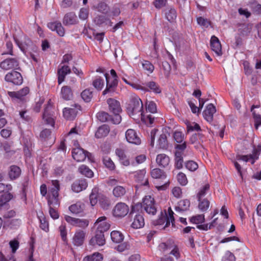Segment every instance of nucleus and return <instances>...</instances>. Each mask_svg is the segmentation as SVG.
<instances>
[{
  "label": "nucleus",
  "mask_w": 261,
  "mask_h": 261,
  "mask_svg": "<svg viewBox=\"0 0 261 261\" xmlns=\"http://www.w3.org/2000/svg\"><path fill=\"white\" fill-rule=\"evenodd\" d=\"M60 190L59 181L58 180H51V186L48 189L47 201L49 206V213L53 219H57L59 217V215L56 209L59 207L60 204L59 198Z\"/></svg>",
  "instance_id": "obj_2"
},
{
  "label": "nucleus",
  "mask_w": 261,
  "mask_h": 261,
  "mask_svg": "<svg viewBox=\"0 0 261 261\" xmlns=\"http://www.w3.org/2000/svg\"><path fill=\"white\" fill-rule=\"evenodd\" d=\"M261 152V143L258 144L256 148L254 147L252 150V153L250 154L249 161L251 164H254L256 160L258 159L259 155Z\"/></svg>",
  "instance_id": "obj_35"
},
{
  "label": "nucleus",
  "mask_w": 261,
  "mask_h": 261,
  "mask_svg": "<svg viewBox=\"0 0 261 261\" xmlns=\"http://www.w3.org/2000/svg\"><path fill=\"white\" fill-rule=\"evenodd\" d=\"M106 243L104 234L98 231H95L94 236L89 241V245L93 247L102 246Z\"/></svg>",
  "instance_id": "obj_13"
},
{
  "label": "nucleus",
  "mask_w": 261,
  "mask_h": 261,
  "mask_svg": "<svg viewBox=\"0 0 261 261\" xmlns=\"http://www.w3.org/2000/svg\"><path fill=\"white\" fill-rule=\"evenodd\" d=\"M177 179L179 184L181 186H185L188 183V179L185 174L179 172L177 175Z\"/></svg>",
  "instance_id": "obj_56"
},
{
  "label": "nucleus",
  "mask_w": 261,
  "mask_h": 261,
  "mask_svg": "<svg viewBox=\"0 0 261 261\" xmlns=\"http://www.w3.org/2000/svg\"><path fill=\"white\" fill-rule=\"evenodd\" d=\"M168 215L167 214L166 211H165L164 213L161 212V216L156 222H154V224L161 225L165 223L164 227H167L169 226L170 223L173 225L174 223V213L171 207L168 208Z\"/></svg>",
  "instance_id": "obj_6"
},
{
  "label": "nucleus",
  "mask_w": 261,
  "mask_h": 261,
  "mask_svg": "<svg viewBox=\"0 0 261 261\" xmlns=\"http://www.w3.org/2000/svg\"><path fill=\"white\" fill-rule=\"evenodd\" d=\"M86 235V231L80 229L77 230L72 238L73 244L77 247L83 245Z\"/></svg>",
  "instance_id": "obj_15"
},
{
  "label": "nucleus",
  "mask_w": 261,
  "mask_h": 261,
  "mask_svg": "<svg viewBox=\"0 0 261 261\" xmlns=\"http://www.w3.org/2000/svg\"><path fill=\"white\" fill-rule=\"evenodd\" d=\"M129 212V207L125 203L119 202L117 203L113 210V214L114 217L122 218L125 216Z\"/></svg>",
  "instance_id": "obj_9"
},
{
  "label": "nucleus",
  "mask_w": 261,
  "mask_h": 261,
  "mask_svg": "<svg viewBox=\"0 0 261 261\" xmlns=\"http://www.w3.org/2000/svg\"><path fill=\"white\" fill-rule=\"evenodd\" d=\"M127 141L132 144L139 145L141 143V139L134 129H128L125 133Z\"/></svg>",
  "instance_id": "obj_18"
},
{
  "label": "nucleus",
  "mask_w": 261,
  "mask_h": 261,
  "mask_svg": "<svg viewBox=\"0 0 261 261\" xmlns=\"http://www.w3.org/2000/svg\"><path fill=\"white\" fill-rule=\"evenodd\" d=\"M30 91L28 87H24L18 91H9L8 94L12 98H15L21 99L22 97L27 95Z\"/></svg>",
  "instance_id": "obj_27"
},
{
  "label": "nucleus",
  "mask_w": 261,
  "mask_h": 261,
  "mask_svg": "<svg viewBox=\"0 0 261 261\" xmlns=\"http://www.w3.org/2000/svg\"><path fill=\"white\" fill-rule=\"evenodd\" d=\"M150 174L152 178L155 179H165L167 177L164 171L159 168H154L151 170Z\"/></svg>",
  "instance_id": "obj_37"
},
{
  "label": "nucleus",
  "mask_w": 261,
  "mask_h": 261,
  "mask_svg": "<svg viewBox=\"0 0 261 261\" xmlns=\"http://www.w3.org/2000/svg\"><path fill=\"white\" fill-rule=\"evenodd\" d=\"M38 218L40 221V227L45 231L49 230V224L42 212L38 215Z\"/></svg>",
  "instance_id": "obj_36"
},
{
  "label": "nucleus",
  "mask_w": 261,
  "mask_h": 261,
  "mask_svg": "<svg viewBox=\"0 0 261 261\" xmlns=\"http://www.w3.org/2000/svg\"><path fill=\"white\" fill-rule=\"evenodd\" d=\"M110 73L113 78V80H110L108 73H106L105 74V76L106 80V87L102 92V95H103L109 93H113L118 86V76L115 70L113 69H111L110 70Z\"/></svg>",
  "instance_id": "obj_5"
},
{
  "label": "nucleus",
  "mask_w": 261,
  "mask_h": 261,
  "mask_svg": "<svg viewBox=\"0 0 261 261\" xmlns=\"http://www.w3.org/2000/svg\"><path fill=\"white\" fill-rule=\"evenodd\" d=\"M144 219L143 215L141 214H136L134 218L133 222L132 223V227L135 229H139L144 226Z\"/></svg>",
  "instance_id": "obj_29"
},
{
  "label": "nucleus",
  "mask_w": 261,
  "mask_h": 261,
  "mask_svg": "<svg viewBox=\"0 0 261 261\" xmlns=\"http://www.w3.org/2000/svg\"><path fill=\"white\" fill-rule=\"evenodd\" d=\"M71 72V70L69 66L63 65L58 69V82L60 85L62 83L66 77V76Z\"/></svg>",
  "instance_id": "obj_21"
},
{
  "label": "nucleus",
  "mask_w": 261,
  "mask_h": 261,
  "mask_svg": "<svg viewBox=\"0 0 261 261\" xmlns=\"http://www.w3.org/2000/svg\"><path fill=\"white\" fill-rule=\"evenodd\" d=\"M106 219L107 218L105 216H102L97 219L95 223V225H98L96 230V231L101 232V233L103 234L104 232L109 229L110 224L105 221Z\"/></svg>",
  "instance_id": "obj_19"
},
{
  "label": "nucleus",
  "mask_w": 261,
  "mask_h": 261,
  "mask_svg": "<svg viewBox=\"0 0 261 261\" xmlns=\"http://www.w3.org/2000/svg\"><path fill=\"white\" fill-rule=\"evenodd\" d=\"M72 156L74 160L80 162L84 161L86 157L90 160L91 154L88 151L84 150L83 148L77 147L72 149Z\"/></svg>",
  "instance_id": "obj_11"
},
{
  "label": "nucleus",
  "mask_w": 261,
  "mask_h": 261,
  "mask_svg": "<svg viewBox=\"0 0 261 261\" xmlns=\"http://www.w3.org/2000/svg\"><path fill=\"white\" fill-rule=\"evenodd\" d=\"M61 97L65 100H69L73 97V92L70 87L63 86L61 90Z\"/></svg>",
  "instance_id": "obj_31"
},
{
  "label": "nucleus",
  "mask_w": 261,
  "mask_h": 261,
  "mask_svg": "<svg viewBox=\"0 0 261 261\" xmlns=\"http://www.w3.org/2000/svg\"><path fill=\"white\" fill-rule=\"evenodd\" d=\"M173 138L177 143H181L184 141V135L181 132L176 131L173 134Z\"/></svg>",
  "instance_id": "obj_63"
},
{
  "label": "nucleus",
  "mask_w": 261,
  "mask_h": 261,
  "mask_svg": "<svg viewBox=\"0 0 261 261\" xmlns=\"http://www.w3.org/2000/svg\"><path fill=\"white\" fill-rule=\"evenodd\" d=\"M6 81L12 83L16 85H20L22 83L23 79L21 74L18 71H13L8 72L5 77Z\"/></svg>",
  "instance_id": "obj_12"
},
{
  "label": "nucleus",
  "mask_w": 261,
  "mask_h": 261,
  "mask_svg": "<svg viewBox=\"0 0 261 261\" xmlns=\"http://www.w3.org/2000/svg\"><path fill=\"white\" fill-rule=\"evenodd\" d=\"M81 95L85 102H89L93 97V92L90 89H86L81 93Z\"/></svg>",
  "instance_id": "obj_43"
},
{
  "label": "nucleus",
  "mask_w": 261,
  "mask_h": 261,
  "mask_svg": "<svg viewBox=\"0 0 261 261\" xmlns=\"http://www.w3.org/2000/svg\"><path fill=\"white\" fill-rule=\"evenodd\" d=\"M127 113L134 119H139L150 124L153 123L154 117L150 114H146L143 111V105L141 99L137 96L131 98L127 107Z\"/></svg>",
  "instance_id": "obj_1"
},
{
  "label": "nucleus",
  "mask_w": 261,
  "mask_h": 261,
  "mask_svg": "<svg viewBox=\"0 0 261 261\" xmlns=\"http://www.w3.org/2000/svg\"><path fill=\"white\" fill-rule=\"evenodd\" d=\"M88 225L89 221L88 220L77 218L75 226L85 228Z\"/></svg>",
  "instance_id": "obj_60"
},
{
  "label": "nucleus",
  "mask_w": 261,
  "mask_h": 261,
  "mask_svg": "<svg viewBox=\"0 0 261 261\" xmlns=\"http://www.w3.org/2000/svg\"><path fill=\"white\" fill-rule=\"evenodd\" d=\"M21 174L20 168L16 165H12L10 167L8 175L11 179L14 180L18 177Z\"/></svg>",
  "instance_id": "obj_32"
},
{
  "label": "nucleus",
  "mask_w": 261,
  "mask_h": 261,
  "mask_svg": "<svg viewBox=\"0 0 261 261\" xmlns=\"http://www.w3.org/2000/svg\"><path fill=\"white\" fill-rule=\"evenodd\" d=\"M141 207L143 208L147 214L152 215H154L157 211L154 199L150 195L145 196L141 204L137 203L133 205L130 214L135 213Z\"/></svg>",
  "instance_id": "obj_3"
},
{
  "label": "nucleus",
  "mask_w": 261,
  "mask_h": 261,
  "mask_svg": "<svg viewBox=\"0 0 261 261\" xmlns=\"http://www.w3.org/2000/svg\"><path fill=\"white\" fill-rule=\"evenodd\" d=\"M158 142L160 148L162 149H166L168 146L166 134L164 133L162 134L160 136Z\"/></svg>",
  "instance_id": "obj_44"
},
{
  "label": "nucleus",
  "mask_w": 261,
  "mask_h": 261,
  "mask_svg": "<svg viewBox=\"0 0 261 261\" xmlns=\"http://www.w3.org/2000/svg\"><path fill=\"white\" fill-rule=\"evenodd\" d=\"M216 112V107L212 103L207 105L203 112L204 119L209 123L213 121L214 114Z\"/></svg>",
  "instance_id": "obj_20"
},
{
  "label": "nucleus",
  "mask_w": 261,
  "mask_h": 261,
  "mask_svg": "<svg viewBox=\"0 0 261 261\" xmlns=\"http://www.w3.org/2000/svg\"><path fill=\"white\" fill-rule=\"evenodd\" d=\"M190 206V201L188 199L180 200L175 207L176 211H186L189 210Z\"/></svg>",
  "instance_id": "obj_39"
},
{
  "label": "nucleus",
  "mask_w": 261,
  "mask_h": 261,
  "mask_svg": "<svg viewBox=\"0 0 261 261\" xmlns=\"http://www.w3.org/2000/svg\"><path fill=\"white\" fill-rule=\"evenodd\" d=\"M146 171L145 169H142L134 172V180L141 185L147 186L149 184L148 180L146 178Z\"/></svg>",
  "instance_id": "obj_17"
},
{
  "label": "nucleus",
  "mask_w": 261,
  "mask_h": 261,
  "mask_svg": "<svg viewBox=\"0 0 261 261\" xmlns=\"http://www.w3.org/2000/svg\"><path fill=\"white\" fill-rule=\"evenodd\" d=\"M110 132V128L108 125L103 124L99 126L95 133L96 138H102L106 137Z\"/></svg>",
  "instance_id": "obj_30"
},
{
  "label": "nucleus",
  "mask_w": 261,
  "mask_h": 261,
  "mask_svg": "<svg viewBox=\"0 0 261 261\" xmlns=\"http://www.w3.org/2000/svg\"><path fill=\"white\" fill-rule=\"evenodd\" d=\"M258 106L253 105L251 108V111L252 112L253 118L254 119L255 122V126L256 128H257L258 127L261 125V115L259 114H256L255 113L254 111V109L256 108H258Z\"/></svg>",
  "instance_id": "obj_50"
},
{
  "label": "nucleus",
  "mask_w": 261,
  "mask_h": 261,
  "mask_svg": "<svg viewBox=\"0 0 261 261\" xmlns=\"http://www.w3.org/2000/svg\"><path fill=\"white\" fill-rule=\"evenodd\" d=\"M198 208L199 210L202 212L206 211L210 206V201L206 199L203 200L201 199L200 200H198Z\"/></svg>",
  "instance_id": "obj_51"
},
{
  "label": "nucleus",
  "mask_w": 261,
  "mask_h": 261,
  "mask_svg": "<svg viewBox=\"0 0 261 261\" xmlns=\"http://www.w3.org/2000/svg\"><path fill=\"white\" fill-rule=\"evenodd\" d=\"M56 108L54 107L51 99H49L44 109L42 119L46 124L54 127L56 118Z\"/></svg>",
  "instance_id": "obj_4"
},
{
  "label": "nucleus",
  "mask_w": 261,
  "mask_h": 261,
  "mask_svg": "<svg viewBox=\"0 0 261 261\" xmlns=\"http://www.w3.org/2000/svg\"><path fill=\"white\" fill-rule=\"evenodd\" d=\"M111 238L113 242L120 243L123 240L124 236L119 231L113 230L111 233Z\"/></svg>",
  "instance_id": "obj_40"
},
{
  "label": "nucleus",
  "mask_w": 261,
  "mask_h": 261,
  "mask_svg": "<svg viewBox=\"0 0 261 261\" xmlns=\"http://www.w3.org/2000/svg\"><path fill=\"white\" fill-rule=\"evenodd\" d=\"M187 126V130L188 133L192 132L193 131H200L201 128L200 125L196 122H187L186 123Z\"/></svg>",
  "instance_id": "obj_47"
},
{
  "label": "nucleus",
  "mask_w": 261,
  "mask_h": 261,
  "mask_svg": "<svg viewBox=\"0 0 261 261\" xmlns=\"http://www.w3.org/2000/svg\"><path fill=\"white\" fill-rule=\"evenodd\" d=\"M99 203L100 206L103 209H108L110 205L109 199L106 196H101L99 198Z\"/></svg>",
  "instance_id": "obj_53"
},
{
  "label": "nucleus",
  "mask_w": 261,
  "mask_h": 261,
  "mask_svg": "<svg viewBox=\"0 0 261 261\" xmlns=\"http://www.w3.org/2000/svg\"><path fill=\"white\" fill-rule=\"evenodd\" d=\"M196 20L198 24L203 28H207L212 24V22L210 20L201 16L197 17Z\"/></svg>",
  "instance_id": "obj_46"
},
{
  "label": "nucleus",
  "mask_w": 261,
  "mask_h": 261,
  "mask_svg": "<svg viewBox=\"0 0 261 261\" xmlns=\"http://www.w3.org/2000/svg\"><path fill=\"white\" fill-rule=\"evenodd\" d=\"M13 197L10 193H5L0 196V213L9 207L8 202Z\"/></svg>",
  "instance_id": "obj_23"
},
{
  "label": "nucleus",
  "mask_w": 261,
  "mask_h": 261,
  "mask_svg": "<svg viewBox=\"0 0 261 261\" xmlns=\"http://www.w3.org/2000/svg\"><path fill=\"white\" fill-rule=\"evenodd\" d=\"M79 22L77 16L73 12L67 13L63 19V23L65 25L76 24Z\"/></svg>",
  "instance_id": "obj_24"
},
{
  "label": "nucleus",
  "mask_w": 261,
  "mask_h": 261,
  "mask_svg": "<svg viewBox=\"0 0 261 261\" xmlns=\"http://www.w3.org/2000/svg\"><path fill=\"white\" fill-rule=\"evenodd\" d=\"M139 87L137 90H141L143 92H152L155 94H160L162 92L160 86L153 81H150L142 84H139Z\"/></svg>",
  "instance_id": "obj_8"
},
{
  "label": "nucleus",
  "mask_w": 261,
  "mask_h": 261,
  "mask_svg": "<svg viewBox=\"0 0 261 261\" xmlns=\"http://www.w3.org/2000/svg\"><path fill=\"white\" fill-rule=\"evenodd\" d=\"M170 158L165 153H161L156 157V163L161 168H166L170 164Z\"/></svg>",
  "instance_id": "obj_26"
},
{
  "label": "nucleus",
  "mask_w": 261,
  "mask_h": 261,
  "mask_svg": "<svg viewBox=\"0 0 261 261\" xmlns=\"http://www.w3.org/2000/svg\"><path fill=\"white\" fill-rule=\"evenodd\" d=\"M100 198L99 196V189L97 187L92 189V191L89 195V200L91 205L93 206L95 205Z\"/></svg>",
  "instance_id": "obj_33"
},
{
  "label": "nucleus",
  "mask_w": 261,
  "mask_h": 261,
  "mask_svg": "<svg viewBox=\"0 0 261 261\" xmlns=\"http://www.w3.org/2000/svg\"><path fill=\"white\" fill-rule=\"evenodd\" d=\"M89 15V10L87 8H82L79 13V17L82 20H86Z\"/></svg>",
  "instance_id": "obj_62"
},
{
  "label": "nucleus",
  "mask_w": 261,
  "mask_h": 261,
  "mask_svg": "<svg viewBox=\"0 0 261 261\" xmlns=\"http://www.w3.org/2000/svg\"><path fill=\"white\" fill-rule=\"evenodd\" d=\"M185 167L190 171H195L198 169V165L193 161H188L185 163Z\"/></svg>",
  "instance_id": "obj_54"
},
{
  "label": "nucleus",
  "mask_w": 261,
  "mask_h": 261,
  "mask_svg": "<svg viewBox=\"0 0 261 261\" xmlns=\"http://www.w3.org/2000/svg\"><path fill=\"white\" fill-rule=\"evenodd\" d=\"M0 67L5 70H19V59L17 57L8 58L1 62Z\"/></svg>",
  "instance_id": "obj_7"
},
{
  "label": "nucleus",
  "mask_w": 261,
  "mask_h": 261,
  "mask_svg": "<svg viewBox=\"0 0 261 261\" xmlns=\"http://www.w3.org/2000/svg\"><path fill=\"white\" fill-rule=\"evenodd\" d=\"M107 103L109 105L110 112L113 114L119 113L121 111V107L119 102L113 98H109L107 99Z\"/></svg>",
  "instance_id": "obj_25"
},
{
  "label": "nucleus",
  "mask_w": 261,
  "mask_h": 261,
  "mask_svg": "<svg viewBox=\"0 0 261 261\" xmlns=\"http://www.w3.org/2000/svg\"><path fill=\"white\" fill-rule=\"evenodd\" d=\"M165 16L166 19L170 22H174L177 17L176 11L175 9L170 8L166 10Z\"/></svg>",
  "instance_id": "obj_38"
},
{
  "label": "nucleus",
  "mask_w": 261,
  "mask_h": 261,
  "mask_svg": "<svg viewBox=\"0 0 261 261\" xmlns=\"http://www.w3.org/2000/svg\"><path fill=\"white\" fill-rule=\"evenodd\" d=\"M146 112L145 113L146 114L148 112L151 113H156L157 110L156 103L152 101H149L146 106Z\"/></svg>",
  "instance_id": "obj_59"
},
{
  "label": "nucleus",
  "mask_w": 261,
  "mask_h": 261,
  "mask_svg": "<svg viewBox=\"0 0 261 261\" xmlns=\"http://www.w3.org/2000/svg\"><path fill=\"white\" fill-rule=\"evenodd\" d=\"M47 25L51 31H56L59 36L63 37L64 36L65 30L60 21L50 22L47 23Z\"/></svg>",
  "instance_id": "obj_16"
},
{
  "label": "nucleus",
  "mask_w": 261,
  "mask_h": 261,
  "mask_svg": "<svg viewBox=\"0 0 261 261\" xmlns=\"http://www.w3.org/2000/svg\"><path fill=\"white\" fill-rule=\"evenodd\" d=\"M103 163L107 168L111 170H113L115 169V166L114 163L111 159L108 156L103 157Z\"/></svg>",
  "instance_id": "obj_52"
},
{
  "label": "nucleus",
  "mask_w": 261,
  "mask_h": 261,
  "mask_svg": "<svg viewBox=\"0 0 261 261\" xmlns=\"http://www.w3.org/2000/svg\"><path fill=\"white\" fill-rule=\"evenodd\" d=\"M88 187V182L85 178L75 180L71 185L72 190L75 193H79L85 190Z\"/></svg>",
  "instance_id": "obj_14"
},
{
  "label": "nucleus",
  "mask_w": 261,
  "mask_h": 261,
  "mask_svg": "<svg viewBox=\"0 0 261 261\" xmlns=\"http://www.w3.org/2000/svg\"><path fill=\"white\" fill-rule=\"evenodd\" d=\"M162 68L164 70V74L165 77H168L170 73L171 66L170 64L167 61L162 62Z\"/></svg>",
  "instance_id": "obj_58"
},
{
  "label": "nucleus",
  "mask_w": 261,
  "mask_h": 261,
  "mask_svg": "<svg viewBox=\"0 0 261 261\" xmlns=\"http://www.w3.org/2000/svg\"><path fill=\"white\" fill-rule=\"evenodd\" d=\"M85 205L81 202H77L69 207V210L73 214H77L83 212Z\"/></svg>",
  "instance_id": "obj_34"
},
{
  "label": "nucleus",
  "mask_w": 261,
  "mask_h": 261,
  "mask_svg": "<svg viewBox=\"0 0 261 261\" xmlns=\"http://www.w3.org/2000/svg\"><path fill=\"white\" fill-rule=\"evenodd\" d=\"M59 231L60 232V235L62 238V240L63 242H66L67 241V231H66V227L65 225L62 224L59 227Z\"/></svg>",
  "instance_id": "obj_61"
},
{
  "label": "nucleus",
  "mask_w": 261,
  "mask_h": 261,
  "mask_svg": "<svg viewBox=\"0 0 261 261\" xmlns=\"http://www.w3.org/2000/svg\"><path fill=\"white\" fill-rule=\"evenodd\" d=\"M210 186L209 184H205L199 191L197 195L198 200H200L203 197L207 192L210 190Z\"/></svg>",
  "instance_id": "obj_57"
},
{
  "label": "nucleus",
  "mask_w": 261,
  "mask_h": 261,
  "mask_svg": "<svg viewBox=\"0 0 261 261\" xmlns=\"http://www.w3.org/2000/svg\"><path fill=\"white\" fill-rule=\"evenodd\" d=\"M96 117L101 122L109 121L111 119V116L108 113L103 111L97 113L96 114Z\"/></svg>",
  "instance_id": "obj_49"
},
{
  "label": "nucleus",
  "mask_w": 261,
  "mask_h": 261,
  "mask_svg": "<svg viewBox=\"0 0 261 261\" xmlns=\"http://www.w3.org/2000/svg\"><path fill=\"white\" fill-rule=\"evenodd\" d=\"M190 221L192 223L198 225L202 224L205 221L204 215L203 214H200L192 216L190 219Z\"/></svg>",
  "instance_id": "obj_48"
},
{
  "label": "nucleus",
  "mask_w": 261,
  "mask_h": 261,
  "mask_svg": "<svg viewBox=\"0 0 261 261\" xmlns=\"http://www.w3.org/2000/svg\"><path fill=\"white\" fill-rule=\"evenodd\" d=\"M113 195L117 199H122L126 193L125 187L121 186H116L112 191Z\"/></svg>",
  "instance_id": "obj_28"
},
{
  "label": "nucleus",
  "mask_w": 261,
  "mask_h": 261,
  "mask_svg": "<svg viewBox=\"0 0 261 261\" xmlns=\"http://www.w3.org/2000/svg\"><path fill=\"white\" fill-rule=\"evenodd\" d=\"M51 131L49 129L45 128L42 130L40 134V137L42 139V140H47L49 139V137L51 135Z\"/></svg>",
  "instance_id": "obj_64"
},
{
  "label": "nucleus",
  "mask_w": 261,
  "mask_h": 261,
  "mask_svg": "<svg viewBox=\"0 0 261 261\" xmlns=\"http://www.w3.org/2000/svg\"><path fill=\"white\" fill-rule=\"evenodd\" d=\"M81 107L79 105L71 106L70 108H65L63 109V115L67 120H73L75 118L79 112L81 111Z\"/></svg>",
  "instance_id": "obj_10"
},
{
  "label": "nucleus",
  "mask_w": 261,
  "mask_h": 261,
  "mask_svg": "<svg viewBox=\"0 0 261 261\" xmlns=\"http://www.w3.org/2000/svg\"><path fill=\"white\" fill-rule=\"evenodd\" d=\"M104 80L101 77H96L92 82L93 86L98 91H100L104 86Z\"/></svg>",
  "instance_id": "obj_45"
},
{
  "label": "nucleus",
  "mask_w": 261,
  "mask_h": 261,
  "mask_svg": "<svg viewBox=\"0 0 261 261\" xmlns=\"http://www.w3.org/2000/svg\"><path fill=\"white\" fill-rule=\"evenodd\" d=\"M210 45L212 50L218 56L222 55V46L219 39L213 35L211 37Z\"/></svg>",
  "instance_id": "obj_22"
},
{
  "label": "nucleus",
  "mask_w": 261,
  "mask_h": 261,
  "mask_svg": "<svg viewBox=\"0 0 261 261\" xmlns=\"http://www.w3.org/2000/svg\"><path fill=\"white\" fill-rule=\"evenodd\" d=\"M103 255L99 252H94L91 255L85 257L83 261H102Z\"/></svg>",
  "instance_id": "obj_42"
},
{
  "label": "nucleus",
  "mask_w": 261,
  "mask_h": 261,
  "mask_svg": "<svg viewBox=\"0 0 261 261\" xmlns=\"http://www.w3.org/2000/svg\"><path fill=\"white\" fill-rule=\"evenodd\" d=\"M142 65L144 70L147 71L149 73H151L154 70V66L148 61H143Z\"/></svg>",
  "instance_id": "obj_55"
},
{
  "label": "nucleus",
  "mask_w": 261,
  "mask_h": 261,
  "mask_svg": "<svg viewBox=\"0 0 261 261\" xmlns=\"http://www.w3.org/2000/svg\"><path fill=\"white\" fill-rule=\"evenodd\" d=\"M78 171L81 174L87 177L91 178L93 176L94 174L93 171L88 166L85 165H82L79 166Z\"/></svg>",
  "instance_id": "obj_41"
}]
</instances>
